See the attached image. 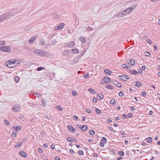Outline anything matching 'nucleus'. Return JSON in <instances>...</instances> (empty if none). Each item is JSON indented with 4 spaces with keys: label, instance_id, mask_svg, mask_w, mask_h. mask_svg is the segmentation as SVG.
<instances>
[{
    "label": "nucleus",
    "instance_id": "obj_1",
    "mask_svg": "<svg viewBox=\"0 0 160 160\" xmlns=\"http://www.w3.org/2000/svg\"><path fill=\"white\" fill-rule=\"evenodd\" d=\"M22 62V59H17L16 60H12L6 62V64L8 68H11L15 67L18 64H19L20 63Z\"/></svg>",
    "mask_w": 160,
    "mask_h": 160
},
{
    "label": "nucleus",
    "instance_id": "obj_2",
    "mask_svg": "<svg viewBox=\"0 0 160 160\" xmlns=\"http://www.w3.org/2000/svg\"><path fill=\"white\" fill-rule=\"evenodd\" d=\"M13 13L9 12L4 13L0 16V19L1 21L2 22L5 20L9 18L11 16H13Z\"/></svg>",
    "mask_w": 160,
    "mask_h": 160
},
{
    "label": "nucleus",
    "instance_id": "obj_3",
    "mask_svg": "<svg viewBox=\"0 0 160 160\" xmlns=\"http://www.w3.org/2000/svg\"><path fill=\"white\" fill-rule=\"evenodd\" d=\"M0 51L4 52L10 53L12 51V48L11 46L9 45L2 46L0 47Z\"/></svg>",
    "mask_w": 160,
    "mask_h": 160
},
{
    "label": "nucleus",
    "instance_id": "obj_4",
    "mask_svg": "<svg viewBox=\"0 0 160 160\" xmlns=\"http://www.w3.org/2000/svg\"><path fill=\"white\" fill-rule=\"evenodd\" d=\"M137 6V5L136 4H134L128 8L124 10L127 15L129 14L132 12L134 11L135 9L136 8Z\"/></svg>",
    "mask_w": 160,
    "mask_h": 160
},
{
    "label": "nucleus",
    "instance_id": "obj_5",
    "mask_svg": "<svg viewBox=\"0 0 160 160\" xmlns=\"http://www.w3.org/2000/svg\"><path fill=\"white\" fill-rule=\"evenodd\" d=\"M111 81L109 78L108 77H104L102 80L101 83L102 84H107L110 83Z\"/></svg>",
    "mask_w": 160,
    "mask_h": 160
},
{
    "label": "nucleus",
    "instance_id": "obj_6",
    "mask_svg": "<svg viewBox=\"0 0 160 160\" xmlns=\"http://www.w3.org/2000/svg\"><path fill=\"white\" fill-rule=\"evenodd\" d=\"M33 53L35 54L38 56H42V55H44V53H45L43 51L40 49H35L34 50Z\"/></svg>",
    "mask_w": 160,
    "mask_h": 160
},
{
    "label": "nucleus",
    "instance_id": "obj_7",
    "mask_svg": "<svg viewBox=\"0 0 160 160\" xmlns=\"http://www.w3.org/2000/svg\"><path fill=\"white\" fill-rule=\"evenodd\" d=\"M126 15L124 10H123L118 13L117 15V16L118 18H120L126 16Z\"/></svg>",
    "mask_w": 160,
    "mask_h": 160
},
{
    "label": "nucleus",
    "instance_id": "obj_8",
    "mask_svg": "<svg viewBox=\"0 0 160 160\" xmlns=\"http://www.w3.org/2000/svg\"><path fill=\"white\" fill-rule=\"evenodd\" d=\"M65 25V24L64 23L62 22L61 23L58 24V26L55 27L54 29L56 30L58 29H61L63 28Z\"/></svg>",
    "mask_w": 160,
    "mask_h": 160
},
{
    "label": "nucleus",
    "instance_id": "obj_9",
    "mask_svg": "<svg viewBox=\"0 0 160 160\" xmlns=\"http://www.w3.org/2000/svg\"><path fill=\"white\" fill-rule=\"evenodd\" d=\"M21 109V106L19 105L15 106L12 108V110L14 112H18Z\"/></svg>",
    "mask_w": 160,
    "mask_h": 160
},
{
    "label": "nucleus",
    "instance_id": "obj_10",
    "mask_svg": "<svg viewBox=\"0 0 160 160\" xmlns=\"http://www.w3.org/2000/svg\"><path fill=\"white\" fill-rule=\"evenodd\" d=\"M119 77L120 79L124 81H127L129 79V77L125 75L120 76Z\"/></svg>",
    "mask_w": 160,
    "mask_h": 160
},
{
    "label": "nucleus",
    "instance_id": "obj_11",
    "mask_svg": "<svg viewBox=\"0 0 160 160\" xmlns=\"http://www.w3.org/2000/svg\"><path fill=\"white\" fill-rule=\"evenodd\" d=\"M68 129L69 130L70 132H72L73 133H74L76 132V129L71 125H68Z\"/></svg>",
    "mask_w": 160,
    "mask_h": 160
},
{
    "label": "nucleus",
    "instance_id": "obj_12",
    "mask_svg": "<svg viewBox=\"0 0 160 160\" xmlns=\"http://www.w3.org/2000/svg\"><path fill=\"white\" fill-rule=\"evenodd\" d=\"M113 83L118 88H121L122 87V84L120 82H118L116 80H114L113 82Z\"/></svg>",
    "mask_w": 160,
    "mask_h": 160
},
{
    "label": "nucleus",
    "instance_id": "obj_13",
    "mask_svg": "<svg viewBox=\"0 0 160 160\" xmlns=\"http://www.w3.org/2000/svg\"><path fill=\"white\" fill-rule=\"evenodd\" d=\"M126 61L127 62L132 65H133L135 64V62L132 59H127Z\"/></svg>",
    "mask_w": 160,
    "mask_h": 160
},
{
    "label": "nucleus",
    "instance_id": "obj_14",
    "mask_svg": "<svg viewBox=\"0 0 160 160\" xmlns=\"http://www.w3.org/2000/svg\"><path fill=\"white\" fill-rule=\"evenodd\" d=\"M75 45V43H74V42L73 41H72L70 42L69 43V44L68 45L65 46H68L69 47L71 48L73 47Z\"/></svg>",
    "mask_w": 160,
    "mask_h": 160
},
{
    "label": "nucleus",
    "instance_id": "obj_15",
    "mask_svg": "<svg viewBox=\"0 0 160 160\" xmlns=\"http://www.w3.org/2000/svg\"><path fill=\"white\" fill-rule=\"evenodd\" d=\"M133 84L135 86H136L138 87H140L142 85V83L140 82L137 81H135L133 82Z\"/></svg>",
    "mask_w": 160,
    "mask_h": 160
},
{
    "label": "nucleus",
    "instance_id": "obj_16",
    "mask_svg": "<svg viewBox=\"0 0 160 160\" xmlns=\"http://www.w3.org/2000/svg\"><path fill=\"white\" fill-rule=\"evenodd\" d=\"M37 37V36H34L33 37L31 38L29 41V42L30 44L32 43L34 41Z\"/></svg>",
    "mask_w": 160,
    "mask_h": 160
},
{
    "label": "nucleus",
    "instance_id": "obj_17",
    "mask_svg": "<svg viewBox=\"0 0 160 160\" xmlns=\"http://www.w3.org/2000/svg\"><path fill=\"white\" fill-rule=\"evenodd\" d=\"M70 50L72 51L73 53L74 54H78L79 52V50L77 48H74L72 49H71Z\"/></svg>",
    "mask_w": 160,
    "mask_h": 160
},
{
    "label": "nucleus",
    "instance_id": "obj_18",
    "mask_svg": "<svg viewBox=\"0 0 160 160\" xmlns=\"http://www.w3.org/2000/svg\"><path fill=\"white\" fill-rule=\"evenodd\" d=\"M19 153L20 154L22 157H26V153L24 152L23 151H20Z\"/></svg>",
    "mask_w": 160,
    "mask_h": 160
},
{
    "label": "nucleus",
    "instance_id": "obj_19",
    "mask_svg": "<svg viewBox=\"0 0 160 160\" xmlns=\"http://www.w3.org/2000/svg\"><path fill=\"white\" fill-rule=\"evenodd\" d=\"M104 72L107 75H110L112 73V72L111 71L107 69L105 70Z\"/></svg>",
    "mask_w": 160,
    "mask_h": 160
},
{
    "label": "nucleus",
    "instance_id": "obj_20",
    "mask_svg": "<svg viewBox=\"0 0 160 160\" xmlns=\"http://www.w3.org/2000/svg\"><path fill=\"white\" fill-rule=\"evenodd\" d=\"M110 103L112 106H115L116 104V102L114 100L112 99L110 100Z\"/></svg>",
    "mask_w": 160,
    "mask_h": 160
},
{
    "label": "nucleus",
    "instance_id": "obj_21",
    "mask_svg": "<svg viewBox=\"0 0 160 160\" xmlns=\"http://www.w3.org/2000/svg\"><path fill=\"white\" fill-rule=\"evenodd\" d=\"M88 129V127L86 125H83L81 128V129L82 131H86Z\"/></svg>",
    "mask_w": 160,
    "mask_h": 160
},
{
    "label": "nucleus",
    "instance_id": "obj_22",
    "mask_svg": "<svg viewBox=\"0 0 160 160\" xmlns=\"http://www.w3.org/2000/svg\"><path fill=\"white\" fill-rule=\"evenodd\" d=\"M13 128L16 131H19L20 130H21V127H20L19 126H18L16 127V128H15L14 127H13Z\"/></svg>",
    "mask_w": 160,
    "mask_h": 160
},
{
    "label": "nucleus",
    "instance_id": "obj_23",
    "mask_svg": "<svg viewBox=\"0 0 160 160\" xmlns=\"http://www.w3.org/2000/svg\"><path fill=\"white\" fill-rule=\"evenodd\" d=\"M6 45V42L5 41H0V47H2L1 46H5Z\"/></svg>",
    "mask_w": 160,
    "mask_h": 160
},
{
    "label": "nucleus",
    "instance_id": "obj_24",
    "mask_svg": "<svg viewBox=\"0 0 160 160\" xmlns=\"http://www.w3.org/2000/svg\"><path fill=\"white\" fill-rule=\"evenodd\" d=\"M22 145V142H19L17 145H16L15 147V148H18L21 147Z\"/></svg>",
    "mask_w": 160,
    "mask_h": 160
},
{
    "label": "nucleus",
    "instance_id": "obj_25",
    "mask_svg": "<svg viewBox=\"0 0 160 160\" xmlns=\"http://www.w3.org/2000/svg\"><path fill=\"white\" fill-rule=\"evenodd\" d=\"M79 39L82 42H86V39L85 38L83 37H80Z\"/></svg>",
    "mask_w": 160,
    "mask_h": 160
},
{
    "label": "nucleus",
    "instance_id": "obj_26",
    "mask_svg": "<svg viewBox=\"0 0 160 160\" xmlns=\"http://www.w3.org/2000/svg\"><path fill=\"white\" fill-rule=\"evenodd\" d=\"M152 138L151 137H148L146 139V141L147 142L149 143L152 142Z\"/></svg>",
    "mask_w": 160,
    "mask_h": 160
},
{
    "label": "nucleus",
    "instance_id": "obj_27",
    "mask_svg": "<svg viewBox=\"0 0 160 160\" xmlns=\"http://www.w3.org/2000/svg\"><path fill=\"white\" fill-rule=\"evenodd\" d=\"M101 142H102V143H105L107 142V140L106 138L104 137H103L101 141Z\"/></svg>",
    "mask_w": 160,
    "mask_h": 160
},
{
    "label": "nucleus",
    "instance_id": "obj_28",
    "mask_svg": "<svg viewBox=\"0 0 160 160\" xmlns=\"http://www.w3.org/2000/svg\"><path fill=\"white\" fill-rule=\"evenodd\" d=\"M130 72L131 73L134 75H136L138 74V72L137 71L135 70H131L130 71Z\"/></svg>",
    "mask_w": 160,
    "mask_h": 160
},
{
    "label": "nucleus",
    "instance_id": "obj_29",
    "mask_svg": "<svg viewBox=\"0 0 160 160\" xmlns=\"http://www.w3.org/2000/svg\"><path fill=\"white\" fill-rule=\"evenodd\" d=\"M97 97H99L101 99H102L103 98V95L101 93L98 94Z\"/></svg>",
    "mask_w": 160,
    "mask_h": 160
},
{
    "label": "nucleus",
    "instance_id": "obj_30",
    "mask_svg": "<svg viewBox=\"0 0 160 160\" xmlns=\"http://www.w3.org/2000/svg\"><path fill=\"white\" fill-rule=\"evenodd\" d=\"M106 88L108 89H112L113 88V86L111 85H107Z\"/></svg>",
    "mask_w": 160,
    "mask_h": 160
},
{
    "label": "nucleus",
    "instance_id": "obj_31",
    "mask_svg": "<svg viewBox=\"0 0 160 160\" xmlns=\"http://www.w3.org/2000/svg\"><path fill=\"white\" fill-rule=\"evenodd\" d=\"M89 133L91 135H94L95 134V132L92 130H90L89 131Z\"/></svg>",
    "mask_w": 160,
    "mask_h": 160
},
{
    "label": "nucleus",
    "instance_id": "obj_32",
    "mask_svg": "<svg viewBox=\"0 0 160 160\" xmlns=\"http://www.w3.org/2000/svg\"><path fill=\"white\" fill-rule=\"evenodd\" d=\"M56 108L57 109L61 111H62L63 110L61 106H56Z\"/></svg>",
    "mask_w": 160,
    "mask_h": 160
},
{
    "label": "nucleus",
    "instance_id": "obj_33",
    "mask_svg": "<svg viewBox=\"0 0 160 160\" xmlns=\"http://www.w3.org/2000/svg\"><path fill=\"white\" fill-rule=\"evenodd\" d=\"M88 91L90 92L91 93H93L94 92H95V93H96L95 92L94 90L93 89L91 88H89L88 89Z\"/></svg>",
    "mask_w": 160,
    "mask_h": 160
},
{
    "label": "nucleus",
    "instance_id": "obj_34",
    "mask_svg": "<svg viewBox=\"0 0 160 160\" xmlns=\"http://www.w3.org/2000/svg\"><path fill=\"white\" fill-rule=\"evenodd\" d=\"M45 43V42L44 40L42 39L40 40L39 43L40 45H42L44 44Z\"/></svg>",
    "mask_w": 160,
    "mask_h": 160
},
{
    "label": "nucleus",
    "instance_id": "obj_35",
    "mask_svg": "<svg viewBox=\"0 0 160 160\" xmlns=\"http://www.w3.org/2000/svg\"><path fill=\"white\" fill-rule=\"evenodd\" d=\"M69 54V51L68 50L66 51L63 52V55H68Z\"/></svg>",
    "mask_w": 160,
    "mask_h": 160
},
{
    "label": "nucleus",
    "instance_id": "obj_36",
    "mask_svg": "<svg viewBox=\"0 0 160 160\" xmlns=\"http://www.w3.org/2000/svg\"><path fill=\"white\" fill-rule=\"evenodd\" d=\"M144 54L145 56L148 57L150 56L151 55L150 53L149 52H145Z\"/></svg>",
    "mask_w": 160,
    "mask_h": 160
},
{
    "label": "nucleus",
    "instance_id": "obj_37",
    "mask_svg": "<svg viewBox=\"0 0 160 160\" xmlns=\"http://www.w3.org/2000/svg\"><path fill=\"white\" fill-rule=\"evenodd\" d=\"M118 153L121 156H123L124 155V152L122 151H119Z\"/></svg>",
    "mask_w": 160,
    "mask_h": 160
},
{
    "label": "nucleus",
    "instance_id": "obj_38",
    "mask_svg": "<svg viewBox=\"0 0 160 160\" xmlns=\"http://www.w3.org/2000/svg\"><path fill=\"white\" fill-rule=\"evenodd\" d=\"M4 122L6 124V125H8L10 124V123H9V121L6 119H5L4 120Z\"/></svg>",
    "mask_w": 160,
    "mask_h": 160
},
{
    "label": "nucleus",
    "instance_id": "obj_39",
    "mask_svg": "<svg viewBox=\"0 0 160 160\" xmlns=\"http://www.w3.org/2000/svg\"><path fill=\"white\" fill-rule=\"evenodd\" d=\"M17 135V132H12V136L13 137H16Z\"/></svg>",
    "mask_w": 160,
    "mask_h": 160
},
{
    "label": "nucleus",
    "instance_id": "obj_40",
    "mask_svg": "<svg viewBox=\"0 0 160 160\" xmlns=\"http://www.w3.org/2000/svg\"><path fill=\"white\" fill-rule=\"evenodd\" d=\"M41 105L42 106H45V105H46V102H44V101H43V100H42L41 101Z\"/></svg>",
    "mask_w": 160,
    "mask_h": 160
},
{
    "label": "nucleus",
    "instance_id": "obj_41",
    "mask_svg": "<svg viewBox=\"0 0 160 160\" xmlns=\"http://www.w3.org/2000/svg\"><path fill=\"white\" fill-rule=\"evenodd\" d=\"M118 95L121 97H122L123 96V93L121 91L119 92Z\"/></svg>",
    "mask_w": 160,
    "mask_h": 160
},
{
    "label": "nucleus",
    "instance_id": "obj_42",
    "mask_svg": "<svg viewBox=\"0 0 160 160\" xmlns=\"http://www.w3.org/2000/svg\"><path fill=\"white\" fill-rule=\"evenodd\" d=\"M86 30H87V31H91V30H93V29L92 28H91L90 27H88L87 28H86Z\"/></svg>",
    "mask_w": 160,
    "mask_h": 160
},
{
    "label": "nucleus",
    "instance_id": "obj_43",
    "mask_svg": "<svg viewBox=\"0 0 160 160\" xmlns=\"http://www.w3.org/2000/svg\"><path fill=\"white\" fill-rule=\"evenodd\" d=\"M108 128L110 131H111L112 132H115V131L114 130L113 128L112 127H108Z\"/></svg>",
    "mask_w": 160,
    "mask_h": 160
},
{
    "label": "nucleus",
    "instance_id": "obj_44",
    "mask_svg": "<svg viewBox=\"0 0 160 160\" xmlns=\"http://www.w3.org/2000/svg\"><path fill=\"white\" fill-rule=\"evenodd\" d=\"M44 69V67H39L38 68L37 70L38 71H40V70L43 69Z\"/></svg>",
    "mask_w": 160,
    "mask_h": 160
},
{
    "label": "nucleus",
    "instance_id": "obj_45",
    "mask_svg": "<svg viewBox=\"0 0 160 160\" xmlns=\"http://www.w3.org/2000/svg\"><path fill=\"white\" fill-rule=\"evenodd\" d=\"M67 140L68 141L70 142H72L73 141V140L70 137H68L67 138Z\"/></svg>",
    "mask_w": 160,
    "mask_h": 160
},
{
    "label": "nucleus",
    "instance_id": "obj_46",
    "mask_svg": "<svg viewBox=\"0 0 160 160\" xmlns=\"http://www.w3.org/2000/svg\"><path fill=\"white\" fill-rule=\"evenodd\" d=\"M84 77L85 78H89V74L87 73V74L84 75Z\"/></svg>",
    "mask_w": 160,
    "mask_h": 160
},
{
    "label": "nucleus",
    "instance_id": "obj_47",
    "mask_svg": "<svg viewBox=\"0 0 160 160\" xmlns=\"http://www.w3.org/2000/svg\"><path fill=\"white\" fill-rule=\"evenodd\" d=\"M96 112L97 113L99 114L100 112V110L98 108H96Z\"/></svg>",
    "mask_w": 160,
    "mask_h": 160
},
{
    "label": "nucleus",
    "instance_id": "obj_48",
    "mask_svg": "<svg viewBox=\"0 0 160 160\" xmlns=\"http://www.w3.org/2000/svg\"><path fill=\"white\" fill-rule=\"evenodd\" d=\"M19 78L18 77H15L14 78L15 80L17 82H18L19 81Z\"/></svg>",
    "mask_w": 160,
    "mask_h": 160
},
{
    "label": "nucleus",
    "instance_id": "obj_49",
    "mask_svg": "<svg viewBox=\"0 0 160 160\" xmlns=\"http://www.w3.org/2000/svg\"><path fill=\"white\" fill-rule=\"evenodd\" d=\"M78 154L80 155H82L83 154V152L82 150H80L78 152Z\"/></svg>",
    "mask_w": 160,
    "mask_h": 160
},
{
    "label": "nucleus",
    "instance_id": "obj_50",
    "mask_svg": "<svg viewBox=\"0 0 160 160\" xmlns=\"http://www.w3.org/2000/svg\"><path fill=\"white\" fill-rule=\"evenodd\" d=\"M92 101H93V102L94 103H96L97 102V99L95 98H93Z\"/></svg>",
    "mask_w": 160,
    "mask_h": 160
},
{
    "label": "nucleus",
    "instance_id": "obj_51",
    "mask_svg": "<svg viewBox=\"0 0 160 160\" xmlns=\"http://www.w3.org/2000/svg\"><path fill=\"white\" fill-rule=\"evenodd\" d=\"M78 117L76 116H74L73 117V119L75 120H77L78 119Z\"/></svg>",
    "mask_w": 160,
    "mask_h": 160
},
{
    "label": "nucleus",
    "instance_id": "obj_52",
    "mask_svg": "<svg viewBox=\"0 0 160 160\" xmlns=\"http://www.w3.org/2000/svg\"><path fill=\"white\" fill-rule=\"evenodd\" d=\"M72 94L76 96L77 94V92L75 91H73L72 92Z\"/></svg>",
    "mask_w": 160,
    "mask_h": 160
},
{
    "label": "nucleus",
    "instance_id": "obj_53",
    "mask_svg": "<svg viewBox=\"0 0 160 160\" xmlns=\"http://www.w3.org/2000/svg\"><path fill=\"white\" fill-rule=\"evenodd\" d=\"M146 41L149 44H151L152 43V41H151V40H150L149 39H147V40H146Z\"/></svg>",
    "mask_w": 160,
    "mask_h": 160
},
{
    "label": "nucleus",
    "instance_id": "obj_54",
    "mask_svg": "<svg viewBox=\"0 0 160 160\" xmlns=\"http://www.w3.org/2000/svg\"><path fill=\"white\" fill-rule=\"evenodd\" d=\"M142 95L143 96L145 97L146 95V94L145 92H143L142 93Z\"/></svg>",
    "mask_w": 160,
    "mask_h": 160
},
{
    "label": "nucleus",
    "instance_id": "obj_55",
    "mask_svg": "<svg viewBox=\"0 0 160 160\" xmlns=\"http://www.w3.org/2000/svg\"><path fill=\"white\" fill-rule=\"evenodd\" d=\"M128 116L129 118L132 117V114L131 113H129L128 114Z\"/></svg>",
    "mask_w": 160,
    "mask_h": 160
},
{
    "label": "nucleus",
    "instance_id": "obj_56",
    "mask_svg": "<svg viewBox=\"0 0 160 160\" xmlns=\"http://www.w3.org/2000/svg\"><path fill=\"white\" fill-rule=\"evenodd\" d=\"M38 151L40 152V153H42V149L41 148H39L38 149Z\"/></svg>",
    "mask_w": 160,
    "mask_h": 160
},
{
    "label": "nucleus",
    "instance_id": "obj_57",
    "mask_svg": "<svg viewBox=\"0 0 160 160\" xmlns=\"http://www.w3.org/2000/svg\"><path fill=\"white\" fill-rule=\"evenodd\" d=\"M102 142H100V146L101 147H103L104 146V144Z\"/></svg>",
    "mask_w": 160,
    "mask_h": 160
},
{
    "label": "nucleus",
    "instance_id": "obj_58",
    "mask_svg": "<svg viewBox=\"0 0 160 160\" xmlns=\"http://www.w3.org/2000/svg\"><path fill=\"white\" fill-rule=\"evenodd\" d=\"M147 38V35H144L142 37V38L143 39H146Z\"/></svg>",
    "mask_w": 160,
    "mask_h": 160
},
{
    "label": "nucleus",
    "instance_id": "obj_59",
    "mask_svg": "<svg viewBox=\"0 0 160 160\" xmlns=\"http://www.w3.org/2000/svg\"><path fill=\"white\" fill-rule=\"evenodd\" d=\"M86 111L87 112H88V113H90L91 112V111L89 109H86Z\"/></svg>",
    "mask_w": 160,
    "mask_h": 160
},
{
    "label": "nucleus",
    "instance_id": "obj_60",
    "mask_svg": "<svg viewBox=\"0 0 160 160\" xmlns=\"http://www.w3.org/2000/svg\"><path fill=\"white\" fill-rule=\"evenodd\" d=\"M70 153L71 154H74V151L72 149H70Z\"/></svg>",
    "mask_w": 160,
    "mask_h": 160
},
{
    "label": "nucleus",
    "instance_id": "obj_61",
    "mask_svg": "<svg viewBox=\"0 0 160 160\" xmlns=\"http://www.w3.org/2000/svg\"><path fill=\"white\" fill-rule=\"evenodd\" d=\"M122 67L123 68H126V64H123L122 65Z\"/></svg>",
    "mask_w": 160,
    "mask_h": 160
},
{
    "label": "nucleus",
    "instance_id": "obj_62",
    "mask_svg": "<svg viewBox=\"0 0 160 160\" xmlns=\"http://www.w3.org/2000/svg\"><path fill=\"white\" fill-rule=\"evenodd\" d=\"M93 141V140L92 139H89L88 140V142H92Z\"/></svg>",
    "mask_w": 160,
    "mask_h": 160
},
{
    "label": "nucleus",
    "instance_id": "obj_63",
    "mask_svg": "<svg viewBox=\"0 0 160 160\" xmlns=\"http://www.w3.org/2000/svg\"><path fill=\"white\" fill-rule=\"evenodd\" d=\"M149 115H152V114H153V112L152 111H150L149 112Z\"/></svg>",
    "mask_w": 160,
    "mask_h": 160
},
{
    "label": "nucleus",
    "instance_id": "obj_64",
    "mask_svg": "<svg viewBox=\"0 0 160 160\" xmlns=\"http://www.w3.org/2000/svg\"><path fill=\"white\" fill-rule=\"evenodd\" d=\"M55 159L56 160H60L58 156L55 157Z\"/></svg>",
    "mask_w": 160,
    "mask_h": 160
}]
</instances>
